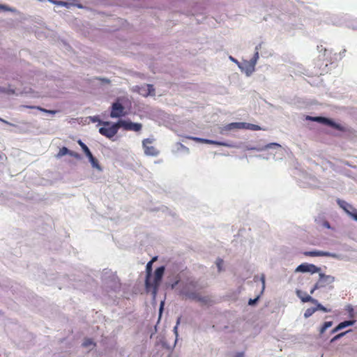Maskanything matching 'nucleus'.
<instances>
[{"label": "nucleus", "instance_id": "f257e3e1", "mask_svg": "<svg viewBox=\"0 0 357 357\" xmlns=\"http://www.w3.org/2000/svg\"><path fill=\"white\" fill-rule=\"evenodd\" d=\"M198 287V282L194 279L189 278L187 280L186 282L182 287L181 290V294L186 296L187 298L195 300L199 302H202L204 304L209 303L211 302V299L208 296H202L199 293L196 291H191V289H195Z\"/></svg>", "mask_w": 357, "mask_h": 357}, {"label": "nucleus", "instance_id": "f03ea898", "mask_svg": "<svg viewBox=\"0 0 357 357\" xmlns=\"http://www.w3.org/2000/svg\"><path fill=\"white\" fill-rule=\"evenodd\" d=\"M165 270V266L157 268L154 272L153 280H151V278H149V285L145 286L146 290L147 291H151L153 298L157 295L158 287L162 279Z\"/></svg>", "mask_w": 357, "mask_h": 357}, {"label": "nucleus", "instance_id": "7ed1b4c3", "mask_svg": "<svg viewBox=\"0 0 357 357\" xmlns=\"http://www.w3.org/2000/svg\"><path fill=\"white\" fill-rule=\"evenodd\" d=\"M100 123L103 126L99 128V132L109 139L114 137L120 128L119 121L114 123L109 121H101Z\"/></svg>", "mask_w": 357, "mask_h": 357}, {"label": "nucleus", "instance_id": "20e7f679", "mask_svg": "<svg viewBox=\"0 0 357 357\" xmlns=\"http://www.w3.org/2000/svg\"><path fill=\"white\" fill-rule=\"evenodd\" d=\"M306 120L311 121H315L318 123H321L327 126H329L337 130L342 131V132H346L347 129L343 126L336 123L333 121H332L330 119H328L326 117L323 116H306L305 117Z\"/></svg>", "mask_w": 357, "mask_h": 357}, {"label": "nucleus", "instance_id": "39448f33", "mask_svg": "<svg viewBox=\"0 0 357 357\" xmlns=\"http://www.w3.org/2000/svg\"><path fill=\"white\" fill-rule=\"evenodd\" d=\"M335 277L319 273V278L314 284V289H321L326 287L333 288L332 284L335 282Z\"/></svg>", "mask_w": 357, "mask_h": 357}, {"label": "nucleus", "instance_id": "423d86ee", "mask_svg": "<svg viewBox=\"0 0 357 357\" xmlns=\"http://www.w3.org/2000/svg\"><path fill=\"white\" fill-rule=\"evenodd\" d=\"M77 143L81 146L85 155L88 157L93 167L100 169V166L98 163V160L93 157L88 146L80 139L78 140Z\"/></svg>", "mask_w": 357, "mask_h": 357}, {"label": "nucleus", "instance_id": "0eeeda50", "mask_svg": "<svg viewBox=\"0 0 357 357\" xmlns=\"http://www.w3.org/2000/svg\"><path fill=\"white\" fill-rule=\"evenodd\" d=\"M124 110L125 108L123 105L119 101H116L112 105L110 117L120 118L126 114Z\"/></svg>", "mask_w": 357, "mask_h": 357}, {"label": "nucleus", "instance_id": "6e6552de", "mask_svg": "<svg viewBox=\"0 0 357 357\" xmlns=\"http://www.w3.org/2000/svg\"><path fill=\"white\" fill-rule=\"evenodd\" d=\"M119 124L120 128H123L126 130H132L135 132L140 131L142 125L139 123H133L130 121L119 120Z\"/></svg>", "mask_w": 357, "mask_h": 357}, {"label": "nucleus", "instance_id": "1a4fd4ad", "mask_svg": "<svg viewBox=\"0 0 357 357\" xmlns=\"http://www.w3.org/2000/svg\"><path fill=\"white\" fill-rule=\"evenodd\" d=\"M320 271H321V268L319 267H317V266H315L314 264H307V263L301 264L296 269V272H301V273L309 272L311 273H319Z\"/></svg>", "mask_w": 357, "mask_h": 357}, {"label": "nucleus", "instance_id": "9d476101", "mask_svg": "<svg viewBox=\"0 0 357 357\" xmlns=\"http://www.w3.org/2000/svg\"><path fill=\"white\" fill-rule=\"evenodd\" d=\"M188 138L196 142H200V143L208 144H214V145L222 146H227V147H233L234 146L231 144H229L227 142H223L215 141V140L203 139V138H199V137H188Z\"/></svg>", "mask_w": 357, "mask_h": 357}, {"label": "nucleus", "instance_id": "9b49d317", "mask_svg": "<svg viewBox=\"0 0 357 357\" xmlns=\"http://www.w3.org/2000/svg\"><path fill=\"white\" fill-rule=\"evenodd\" d=\"M149 144H151V140L149 139H144L142 141V145L144 149V153L146 155L155 156L158 155V151L153 146H149Z\"/></svg>", "mask_w": 357, "mask_h": 357}, {"label": "nucleus", "instance_id": "f8f14e48", "mask_svg": "<svg viewBox=\"0 0 357 357\" xmlns=\"http://www.w3.org/2000/svg\"><path fill=\"white\" fill-rule=\"evenodd\" d=\"M303 255L306 257H336L335 254H333L328 252L314 250V251H306L303 252Z\"/></svg>", "mask_w": 357, "mask_h": 357}, {"label": "nucleus", "instance_id": "ddd939ff", "mask_svg": "<svg viewBox=\"0 0 357 357\" xmlns=\"http://www.w3.org/2000/svg\"><path fill=\"white\" fill-rule=\"evenodd\" d=\"M297 296L302 301L303 303L310 302L312 303H317V300L312 298L310 295H308L306 292L303 291L302 290H296Z\"/></svg>", "mask_w": 357, "mask_h": 357}, {"label": "nucleus", "instance_id": "4468645a", "mask_svg": "<svg viewBox=\"0 0 357 357\" xmlns=\"http://www.w3.org/2000/svg\"><path fill=\"white\" fill-rule=\"evenodd\" d=\"M157 259V257H153L150 261H149L146 266V280H145V286L149 285V278H151V272H152V264L153 261Z\"/></svg>", "mask_w": 357, "mask_h": 357}, {"label": "nucleus", "instance_id": "2eb2a0df", "mask_svg": "<svg viewBox=\"0 0 357 357\" xmlns=\"http://www.w3.org/2000/svg\"><path fill=\"white\" fill-rule=\"evenodd\" d=\"M338 205L350 216L351 213H353V209H356L351 204H348L344 200L337 199Z\"/></svg>", "mask_w": 357, "mask_h": 357}, {"label": "nucleus", "instance_id": "dca6fc26", "mask_svg": "<svg viewBox=\"0 0 357 357\" xmlns=\"http://www.w3.org/2000/svg\"><path fill=\"white\" fill-rule=\"evenodd\" d=\"M243 123H231L225 126L222 130L229 131L234 129H243Z\"/></svg>", "mask_w": 357, "mask_h": 357}, {"label": "nucleus", "instance_id": "f3484780", "mask_svg": "<svg viewBox=\"0 0 357 357\" xmlns=\"http://www.w3.org/2000/svg\"><path fill=\"white\" fill-rule=\"evenodd\" d=\"M24 107H26V108H29V109H36L39 111H41L43 112H45V113H48V114H54L57 112V111L56 110H50V109H45V108H43L40 106H29V105H24L23 106Z\"/></svg>", "mask_w": 357, "mask_h": 357}, {"label": "nucleus", "instance_id": "a211bd4d", "mask_svg": "<svg viewBox=\"0 0 357 357\" xmlns=\"http://www.w3.org/2000/svg\"><path fill=\"white\" fill-rule=\"evenodd\" d=\"M243 129H248V130L257 131V130H261V128L258 125L248 123H243Z\"/></svg>", "mask_w": 357, "mask_h": 357}, {"label": "nucleus", "instance_id": "6ab92c4d", "mask_svg": "<svg viewBox=\"0 0 357 357\" xmlns=\"http://www.w3.org/2000/svg\"><path fill=\"white\" fill-rule=\"evenodd\" d=\"M354 322H355V321H350V320L341 322L337 325V329L342 330L347 326H352V325H354Z\"/></svg>", "mask_w": 357, "mask_h": 357}, {"label": "nucleus", "instance_id": "aec40b11", "mask_svg": "<svg viewBox=\"0 0 357 357\" xmlns=\"http://www.w3.org/2000/svg\"><path fill=\"white\" fill-rule=\"evenodd\" d=\"M146 91L144 94V96H154L155 95V89L152 84H146Z\"/></svg>", "mask_w": 357, "mask_h": 357}, {"label": "nucleus", "instance_id": "412c9836", "mask_svg": "<svg viewBox=\"0 0 357 357\" xmlns=\"http://www.w3.org/2000/svg\"><path fill=\"white\" fill-rule=\"evenodd\" d=\"M333 325V321H326L319 329V335H321L327 328H330Z\"/></svg>", "mask_w": 357, "mask_h": 357}, {"label": "nucleus", "instance_id": "4be33fe9", "mask_svg": "<svg viewBox=\"0 0 357 357\" xmlns=\"http://www.w3.org/2000/svg\"><path fill=\"white\" fill-rule=\"evenodd\" d=\"M70 153V150L67 149L66 147L63 146L61 149H59V151L58 152L56 157L61 158L66 154H68Z\"/></svg>", "mask_w": 357, "mask_h": 357}, {"label": "nucleus", "instance_id": "5701e85b", "mask_svg": "<svg viewBox=\"0 0 357 357\" xmlns=\"http://www.w3.org/2000/svg\"><path fill=\"white\" fill-rule=\"evenodd\" d=\"M96 346V343L90 338H86L84 340L83 343H82V346L84 347H89L90 346Z\"/></svg>", "mask_w": 357, "mask_h": 357}, {"label": "nucleus", "instance_id": "b1692460", "mask_svg": "<svg viewBox=\"0 0 357 357\" xmlns=\"http://www.w3.org/2000/svg\"><path fill=\"white\" fill-rule=\"evenodd\" d=\"M316 311L317 309L314 307L307 308L304 313V317L305 318H307L312 316Z\"/></svg>", "mask_w": 357, "mask_h": 357}, {"label": "nucleus", "instance_id": "393cba45", "mask_svg": "<svg viewBox=\"0 0 357 357\" xmlns=\"http://www.w3.org/2000/svg\"><path fill=\"white\" fill-rule=\"evenodd\" d=\"M258 59H259V52H255L253 57L250 60V63H251L253 69L255 68V66L257 63Z\"/></svg>", "mask_w": 357, "mask_h": 357}, {"label": "nucleus", "instance_id": "a878e982", "mask_svg": "<svg viewBox=\"0 0 357 357\" xmlns=\"http://www.w3.org/2000/svg\"><path fill=\"white\" fill-rule=\"evenodd\" d=\"M53 3L56 4V5H59V6H65L66 8H69L72 3H68V2H65V1H52Z\"/></svg>", "mask_w": 357, "mask_h": 357}, {"label": "nucleus", "instance_id": "bb28decb", "mask_svg": "<svg viewBox=\"0 0 357 357\" xmlns=\"http://www.w3.org/2000/svg\"><path fill=\"white\" fill-rule=\"evenodd\" d=\"M349 331H346V332L340 333H339V334L336 335L335 336H334V337L331 339V342H335V341H336V340H337L340 339V338H341L342 337H343V336H344L347 333H348V332H349Z\"/></svg>", "mask_w": 357, "mask_h": 357}, {"label": "nucleus", "instance_id": "cd10ccee", "mask_svg": "<svg viewBox=\"0 0 357 357\" xmlns=\"http://www.w3.org/2000/svg\"><path fill=\"white\" fill-rule=\"evenodd\" d=\"M315 304L317 305V307H315L317 309V310H321L325 312H328L331 311L330 310H328L326 307H325L324 306H323L321 304L319 303L318 302Z\"/></svg>", "mask_w": 357, "mask_h": 357}, {"label": "nucleus", "instance_id": "c85d7f7f", "mask_svg": "<svg viewBox=\"0 0 357 357\" xmlns=\"http://www.w3.org/2000/svg\"><path fill=\"white\" fill-rule=\"evenodd\" d=\"M68 155H70V156L74 157L75 158H77V159L80 158V155L79 153L72 151H70V153H68Z\"/></svg>", "mask_w": 357, "mask_h": 357}, {"label": "nucleus", "instance_id": "c756f323", "mask_svg": "<svg viewBox=\"0 0 357 357\" xmlns=\"http://www.w3.org/2000/svg\"><path fill=\"white\" fill-rule=\"evenodd\" d=\"M354 220H355L356 221H357V210L356 209H353V213H351V215H350Z\"/></svg>", "mask_w": 357, "mask_h": 357}, {"label": "nucleus", "instance_id": "7c9ffc66", "mask_svg": "<svg viewBox=\"0 0 357 357\" xmlns=\"http://www.w3.org/2000/svg\"><path fill=\"white\" fill-rule=\"evenodd\" d=\"M259 296H257V298H255L254 299H250L248 301V304L250 305H252L255 304L257 302V301L259 300Z\"/></svg>", "mask_w": 357, "mask_h": 357}, {"label": "nucleus", "instance_id": "2f4dec72", "mask_svg": "<svg viewBox=\"0 0 357 357\" xmlns=\"http://www.w3.org/2000/svg\"><path fill=\"white\" fill-rule=\"evenodd\" d=\"M280 146V144L277 143H271L266 146V148H272V147H279Z\"/></svg>", "mask_w": 357, "mask_h": 357}, {"label": "nucleus", "instance_id": "473e14b6", "mask_svg": "<svg viewBox=\"0 0 357 357\" xmlns=\"http://www.w3.org/2000/svg\"><path fill=\"white\" fill-rule=\"evenodd\" d=\"M222 264H223V260L222 259H218V261H217V266H218L219 270L221 269V266H222Z\"/></svg>", "mask_w": 357, "mask_h": 357}, {"label": "nucleus", "instance_id": "72a5a7b5", "mask_svg": "<svg viewBox=\"0 0 357 357\" xmlns=\"http://www.w3.org/2000/svg\"><path fill=\"white\" fill-rule=\"evenodd\" d=\"M178 282H179V280L178 279L174 283L172 284L171 288L174 289L175 287L178 284Z\"/></svg>", "mask_w": 357, "mask_h": 357}, {"label": "nucleus", "instance_id": "f704fd0d", "mask_svg": "<svg viewBox=\"0 0 357 357\" xmlns=\"http://www.w3.org/2000/svg\"><path fill=\"white\" fill-rule=\"evenodd\" d=\"M0 8L4 10H9L10 9L5 5L0 4Z\"/></svg>", "mask_w": 357, "mask_h": 357}, {"label": "nucleus", "instance_id": "c9c22d12", "mask_svg": "<svg viewBox=\"0 0 357 357\" xmlns=\"http://www.w3.org/2000/svg\"><path fill=\"white\" fill-rule=\"evenodd\" d=\"M261 49V44H259L255 47V52H259V50Z\"/></svg>", "mask_w": 357, "mask_h": 357}, {"label": "nucleus", "instance_id": "e433bc0d", "mask_svg": "<svg viewBox=\"0 0 357 357\" xmlns=\"http://www.w3.org/2000/svg\"><path fill=\"white\" fill-rule=\"evenodd\" d=\"M340 331V329H337V326L335 328H334L332 330L331 333H336V332H337V331Z\"/></svg>", "mask_w": 357, "mask_h": 357}, {"label": "nucleus", "instance_id": "4c0bfd02", "mask_svg": "<svg viewBox=\"0 0 357 357\" xmlns=\"http://www.w3.org/2000/svg\"><path fill=\"white\" fill-rule=\"evenodd\" d=\"M316 289H314V286L313 288L310 290V294H312Z\"/></svg>", "mask_w": 357, "mask_h": 357}, {"label": "nucleus", "instance_id": "58836bf2", "mask_svg": "<svg viewBox=\"0 0 357 357\" xmlns=\"http://www.w3.org/2000/svg\"><path fill=\"white\" fill-rule=\"evenodd\" d=\"M163 305H164V303H163V302H162L161 304H160V312H162V307H163Z\"/></svg>", "mask_w": 357, "mask_h": 357}, {"label": "nucleus", "instance_id": "ea45409f", "mask_svg": "<svg viewBox=\"0 0 357 357\" xmlns=\"http://www.w3.org/2000/svg\"><path fill=\"white\" fill-rule=\"evenodd\" d=\"M102 81H105V82H107V83H109V81L108 79H102Z\"/></svg>", "mask_w": 357, "mask_h": 357}, {"label": "nucleus", "instance_id": "a19ab883", "mask_svg": "<svg viewBox=\"0 0 357 357\" xmlns=\"http://www.w3.org/2000/svg\"><path fill=\"white\" fill-rule=\"evenodd\" d=\"M262 282H263V288H264V282H265V280H264V278L262 279Z\"/></svg>", "mask_w": 357, "mask_h": 357}, {"label": "nucleus", "instance_id": "79ce46f5", "mask_svg": "<svg viewBox=\"0 0 357 357\" xmlns=\"http://www.w3.org/2000/svg\"><path fill=\"white\" fill-rule=\"evenodd\" d=\"M78 8H82V6L80 4L77 5Z\"/></svg>", "mask_w": 357, "mask_h": 357}, {"label": "nucleus", "instance_id": "37998d69", "mask_svg": "<svg viewBox=\"0 0 357 357\" xmlns=\"http://www.w3.org/2000/svg\"><path fill=\"white\" fill-rule=\"evenodd\" d=\"M180 319H181V318H178V321H177V324H178L179 323V321H180Z\"/></svg>", "mask_w": 357, "mask_h": 357}, {"label": "nucleus", "instance_id": "c03bdc74", "mask_svg": "<svg viewBox=\"0 0 357 357\" xmlns=\"http://www.w3.org/2000/svg\"><path fill=\"white\" fill-rule=\"evenodd\" d=\"M174 330L176 331V330H177V326H176L174 327Z\"/></svg>", "mask_w": 357, "mask_h": 357}]
</instances>
